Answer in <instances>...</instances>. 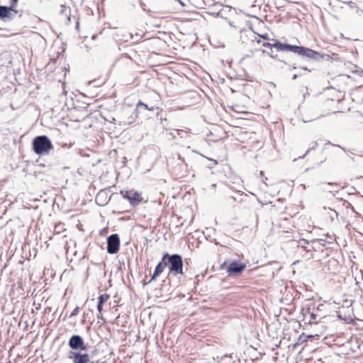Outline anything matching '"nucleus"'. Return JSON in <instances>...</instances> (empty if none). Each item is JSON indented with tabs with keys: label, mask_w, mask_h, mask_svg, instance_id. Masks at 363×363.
<instances>
[{
	"label": "nucleus",
	"mask_w": 363,
	"mask_h": 363,
	"mask_svg": "<svg viewBox=\"0 0 363 363\" xmlns=\"http://www.w3.org/2000/svg\"><path fill=\"white\" fill-rule=\"evenodd\" d=\"M167 266V263L165 261H163V257L162 258V260L160 262L157 264L156 266L154 273L152 276L151 277L150 279L149 280L148 283H150L153 281H155L157 277H158L164 270L165 267Z\"/></svg>",
	"instance_id": "10"
},
{
	"label": "nucleus",
	"mask_w": 363,
	"mask_h": 363,
	"mask_svg": "<svg viewBox=\"0 0 363 363\" xmlns=\"http://www.w3.org/2000/svg\"><path fill=\"white\" fill-rule=\"evenodd\" d=\"M323 240H313L311 241V247L313 250L316 251L320 249V247L323 246Z\"/></svg>",
	"instance_id": "15"
},
{
	"label": "nucleus",
	"mask_w": 363,
	"mask_h": 363,
	"mask_svg": "<svg viewBox=\"0 0 363 363\" xmlns=\"http://www.w3.org/2000/svg\"><path fill=\"white\" fill-rule=\"evenodd\" d=\"M269 40V35L267 33H264L262 35L258 34L257 36L255 37L254 40H252V42L256 43L258 45H261L262 47L269 48L270 52H267L266 50L262 49L261 52L262 54H267L271 58L275 59L277 57V55L273 54L272 49L274 48V47L272 46V45L276 42H281L277 39H272V43H270Z\"/></svg>",
	"instance_id": "5"
},
{
	"label": "nucleus",
	"mask_w": 363,
	"mask_h": 363,
	"mask_svg": "<svg viewBox=\"0 0 363 363\" xmlns=\"http://www.w3.org/2000/svg\"><path fill=\"white\" fill-rule=\"evenodd\" d=\"M79 311V307H76V308L72 311V312L71 313V314H70V317H73V316H75V315H78Z\"/></svg>",
	"instance_id": "22"
},
{
	"label": "nucleus",
	"mask_w": 363,
	"mask_h": 363,
	"mask_svg": "<svg viewBox=\"0 0 363 363\" xmlns=\"http://www.w3.org/2000/svg\"><path fill=\"white\" fill-rule=\"evenodd\" d=\"M18 2V0H10V3L11 4L12 7H16Z\"/></svg>",
	"instance_id": "23"
},
{
	"label": "nucleus",
	"mask_w": 363,
	"mask_h": 363,
	"mask_svg": "<svg viewBox=\"0 0 363 363\" xmlns=\"http://www.w3.org/2000/svg\"><path fill=\"white\" fill-rule=\"evenodd\" d=\"M347 78L354 81L356 86H361L363 85V71L355 70L352 72V76H347Z\"/></svg>",
	"instance_id": "11"
},
{
	"label": "nucleus",
	"mask_w": 363,
	"mask_h": 363,
	"mask_svg": "<svg viewBox=\"0 0 363 363\" xmlns=\"http://www.w3.org/2000/svg\"><path fill=\"white\" fill-rule=\"evenodd\" d=\"M110 298V295L108 294H103L100 295L98 298L99 303L104 305V303H106L108 299Z\"/></svg>",
	"instance_id": "17"
},
{
	"label": "nucleus",
	"mask_w": 363,
	"mask_h": 363,
	"mask_svg": "<svg viewBox=\"0 0 363 363\" xmlns=\"http://www.w3.org/2000/svg\"><path fill=\"white\" fill-rule=\"evenodd\" d=\"M140 106H143L145 109L148 110V111H154V109H155L154 106L149 107L147 104L143 103L141 101H138L136 105L137 108H138Z\"/></svg>",
	"instance_id": "19"
},
{
	"label": "nucleus",
	"mask_w": 363,
	"mask_h": 363,
	"mask_svg": "<svg viewBox=\"0 0 363 363\" xmlns=\"http://www.w3.org/2000/svg\"><path fill=\"white\" fill-rule=\"evenodd\" d=\"M120 194L123 199H127L132 206H138L143 199L141 193L134 189L121 190Z\"/></svg>",
	"instance_id": "6"
},
{
	"label": "nucleus",
	"mask_w": 363,
	"mask_h": 363,
	"mask_svg": "<svg viewBox=\"0 0 363 363\" xmlns=\"http://www.w3.org/2000/svg\"><path fill=\"white\" fill-rule=\"evenodd\" d=\"M104 194L105 193L101 191V192L98 193V194L96 195V201L98 203L99 205H101V206L104 205L103 203H99V200Z\"/></svg>",
	"instance_id": "21"
},
{
	"label": "nucleus",
	"mask_w": 363,
	"mask_h": 363,
	"mask_svg": "<svg viewBox=\"0 0 363 363\" xmlns=\"http://www.w3.org/2000/svg\"><path fill=\"white\" fill-rule=\"evenodd\" d=\"M69 346L73 350H86V346L79 335L72 336L69 340Z\"/></svg>",
	"instance_id": "8"
},
{
	"label": "nucleus",
	"mask_w": 363,
	"mask_h": 363,
	"mask_svg": "<svg viewBox=\"0 0 363 363\" xmlns=\"http://www.w3.org/2000/svg\"><path fill=\"white\" fill-rule=\"evenodd\" d=\"M52 148L51 141L45 135L37 136L33 140V150L37 155H48Z\"/></svg>",
	"instance_id": "4"
},
{
	"label": "nucleus",
	"mask_w": 363,
	"mask_h": 363,
	"mask_svg": "<svg viewBox=\"0 0 363 363\" xmlns=\"http://www.w3.org/2000/svg\"><path fill=\"white\" fill-rule=\"evenodd\" d=\"M72 354L74 363H94L90 360L89 356L86 353L73 352Z\"/></svg>",
	"instance_id": "12"
},
{
	"label": "nucleus",
	"mask_w": 363,
	"mask_h": 363,
	"mask_svg": "<svg viewBox=\"0 0 363 363\" xmlns=\"http://www.w3.org/2000/svg\"><path fill=\"white\" fill-rule=\"evenodd\" d=\"M298 247L303 248L306 252H312L313 249L311 247V242L306 240H301L298 242Z\"/></svg>",
	"instance_id": "14"
},
{
	"label": "nucleus",
	"mask_w": 363,
	"mask_h": 363,
	"mask_svg": "<svg viewBox=\"0 0 363 363\" xmlns=\"http://www.w3.org/2000/svg\"><path fill=\"white\" fill-rule=\"evenodd\" d=\"M225 263H224L223 264H222V268H224V266H225Z\"/></svg>",
	"instance_id": "26"
},
{
	"label": "nucleus",
	"mask_w": 363,
	"mask_h": 363,
	"mask_svg": "<svg viewBox=\"0 0 363 363\" xmlns=\"http://www.w3.org/2000/svg\"><path fill=\"white\" fill-rule=\"evenodd\" d=\"M65 230H66V229L64 228V224L59 223V224L56 225L55 227V231L57 232V233H60V231H65Z\"/></svg>",
	"instance_id": "20"
},
{
	"label": "nucleus",
	"mask_w": 363,
	"mask_h": 363,
	"mask_svg": "<svg viewBox=\"0 0 363 363\" xmlns=\"http://www.w3.org/2000/svg\"><path fill=\"white\" fill-rule=\"evenodd\" d=\"M120 249V238L117 234L110 235L107 239V252L109 254H116Z\"/></svg>",
	"instance_id": "7"
},
{
	"label": "nucleus",
	"mask_w": 363,
	"mask_h": 363,
	"mask_svg": "<svg viewBox=\"0 0 363 363\" xmlns=\"http://www.w3.org/2000/svg\"><path fill=\"white\" fill-rule=\"evenodd\" d=\"M272 46L274 47V49L277 52H292L311 59H315L319 55L318 52L310 48L298 45H292L284 43L276 42L272 45Z\"/></svg>",
	"instance_id": "1"
},
{
	"label": "nucleus",
	"mask_w": 363,
	"mask_h": 363,
	"mask_svg": "<svg viewBox=\"0 0 363 363\" xmlns=\"http://www.w3.org/2000/svg\"><path fill=\"white\" fill-rule=\"evenodd\" d=\"M245 264L234 261L227 268L229 275L240 274L245 268Z\"/></svg>",
	"instance_id": "9"
},
{
	"label": "nucleus",
	"mask_w": 363,
	"mask_h": 363,
	"mask_svg": "<svg viewBox=\"0 0 363 363\" xmlns=\"http://www.w3.org/2000/svg\"><path fill=\"white\" fill-rule=\"evenodd\" d=\"M11 5V4L10 3ZM13 7L11 6L9 8L6 6H0V18H5L10 17V11L13 9Z\"/></svg>",
	"instance_id": "13"
},
{
	"label": "nucleus",
	"mask_w": 363,
	"mask_h": 363,
	"mask_svg": "<svg viewBox=\"0 0 363 363\" xmlns=\"http://www.w3.org/2000/svg\"><path fill=\"white\" fill-rule=\"evenodd\" d=\"M350 206H351V204L350 203L347 202V207Z\"/></svg>",
	"instance_id": "24"
},
{
	"label": "nucleus",
	"mask_w": 363,
	"mask_h": 363,
	"mask_svg": "<svg viewBox=\"0 0 363 363\" xmlns=\"http://www.w3.org/2000/svg\"><path fill=\"white\" fill-rule=\"evenodd\" d=\"M309 318L308 321L310 324H317L319 322V319L316 314L313 313H308Z\"/></svg>",
	"instance_id": "16"
},
{
	"label": "nucleus",
	"mask_w": 363,
	"mask_h": 363,
	"mask_svg": "<svg viewBox=\"0 0 363 363\" xmlns=\"http://www.w3.org/2000/svg\"><path fill=\"white\" fill-rule=\"evenodd\" d=\"M143 47L148 52L155 55H164L167 49V43L160 38H152L143 43Z\"/></svg>",
	"instance_id": "3"
},
{
	"label": "nucleus",
	"mask_w": 363,
	"mask_h": 363,
	"mask_svg": "<svg viewBox=\"0 0 363 363\" xmlns=\"http://www.w3.org/2000/svg\"><path fill=\"white\" fill-rule=\"evenodd\" d=\"M97 310L99 311V314L97 315L98 319L101 320L103 322H105V318L103 316V305L101 303H98Z\"/></svg>",
	"instance_id": "18"
},
{
	"label": "nucleus",
	"mask_w": 363,
	"mask_h": 363,
	"mask_svg": "<svg viewBox=\"0 0 363 363\" xmlns=\"http://www.w3.org/2000/svg\"><path fill=\"white\" fill-rule=\"evenodd\" d=\"M163 261L167 262L169 273L174 275H183V260L181 255L174 254L169 255L168 253L163 255Z\"/></svg>",
	"instance_id": "2"
},
{
	"label": "nucleus",
	"mask_w": 363,
	"mask_h": 363,
	"mask_svg": "<svg viewBox=\"0 0 363 363\" xmlns=\"http://www.w3.org/2000/svg\"><path fill=\"white\" fill-rule=\"evenodd\" d=\"M260 175L261 176H263L264 175V172L262 171L260 172Z\"/></svg>",
	"instance_id": "25"
}]
</instances>
